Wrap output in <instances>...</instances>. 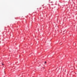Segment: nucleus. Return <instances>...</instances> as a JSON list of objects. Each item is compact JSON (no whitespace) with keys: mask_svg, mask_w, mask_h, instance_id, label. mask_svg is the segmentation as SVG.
<instances>
[{"mask_svg":"<svg viewBox=\"0 0 77 77\" xmlns=\"http://www.w3.org/2000/svg\"><path fill=\"white\" fill-rule=\"evenodd\" d=\"M47 63V62H46V61H45V63Z\"/></svg>","mask_w":77,"mask_h":77,"instance_id":"nucleus-1","label":"nucleus"},{"mask_svg":"<svg viewBox=\"0 0 77 77\" xmlns=\"http://www.w3.org/2000/svg\"><path fill=\"white\" fill-rule=\"evenodd\" d=\"M2 65H4V64H2Z\"/></svg>","mask_w":77,"mask_h":77,"instance_id":"nucleus-2","label":"nucleus"}]
</instances>
